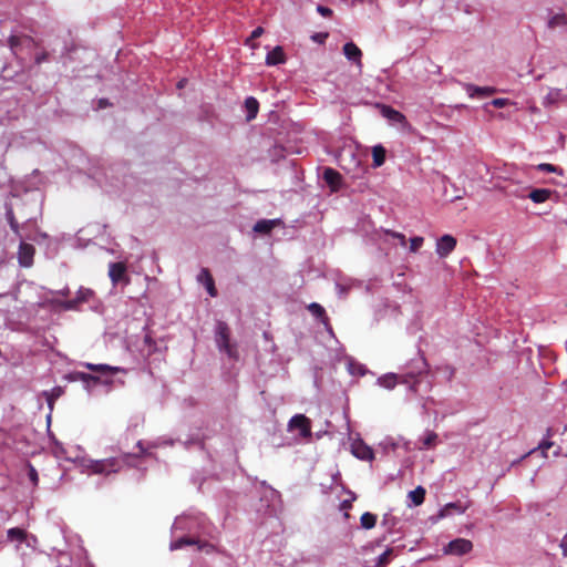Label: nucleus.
<instances>
[{
	"label": "nucleus",
	"mask_w": 567,
	"mask_h": 567,
	"mask_svg": "<svg viewBox=\"0 0 567 567\" xmlns=\"http://www.w3.org/2000/svg\"><path fill=\"white\" fill-rule=\"evenodd\" d=\"M437 434L435 432H427L424 439L422 440L421 449H430L436 444Z\"/></svg>",
	"instance_id": "nucleus-31"
},
{
	"label": "nucleus",
	"mask_w": 567,
	"mask_h": 567,
	"mask_svg": "<svg viewBox=\"0 0 567 567\" xmlns=\"http://www.w3.org/2000/svg\"><path fill=\"white\" fill-rule=\"evenodd\" d=\"M4 295H0V297H3Z\"/></svg>",
	"instance_id": "nucleus-51"
},
{
	"label": "nucleus",
	"mask_w": 567,
	"mask_h": 567,
	"mask_svg": "<svg viewBox=\"0 0 567 567\" xmlns=\"http://www.w3.org/2000/svg\"><path fill=\"white\" fill-rule=\"evenodd\" d=\"M360 523H361L362 528L371 529L377 524V515H374L370 512H365L361 515Z\"/></svg>",
	"instance_id": "nucleus-28"
},
{
	"label": "nucleus",
	"mask_w": 567,
	"mask_h": 567,
	"mask_svg": "<svg viewBox=\"0 0 567 567\" xmlns=\"http://www.w3.org/2000/svg\"><path fill=\"white\" fill-rule=\"evenodd\" d=\"M456 247V239L451 235H443L436 243V254L441 258L447 257Z\"/></svg>",
	"instance_id": "nucleus-9"
},
{
	"label": "nucleus",
	"mask_w": 567,
	"mask_h": 567,
	"mask_svg": "<svg viewBox=\"0 0 567 567\" xmlns=\"http://www.w3.org/2000/svg\"><path fill=\"white\" fill-rule=\"evenodd\" d=\"M317 12L320 13L324 18H329L332 16V10L328 7L319 4L317 7Z\"/></svg>",
	"instance_id": "nucleus-41"
},
{
	"label": "nucleus",
	"mask_w": 567,
	"mask_h": 567,
	"mask_svg": "<svg viewBox=\"0 0 567 567\" xmlns=\"http://www.w3.org/2000/svg\"><path fill=\"white\" fill-rule=\"evenodd\" d=\"M395 239L400 241L401 246L406 245V238L402 233H399V235H395Z\"/></svg>",
	"instance_id": "nucleus-46"
},
{
	"label": "nucleus",
	"mask_w": 567,
	"mask_h": 567,
	"mask_svg": "<svg viewBox=\"0 0 567 567\" xmlns=\"http://www.w3.org/2000/svg\"><path fill=\"white\" fill-rule=\"evenodd\" d=\"M308 310L311 312L312 316L318 318L324 326L329 323V318L326 313L324 308L321 305L312 302L308 306Z\"/></svg>",
	"instance_id": "nucleus-19"
},
{
	"label": "nucleus",
	"mask_w": 567,
	"mask_h": 567,
	"mask_svg": "<svg viewBox=\"0 0 567 567\" xmlns=\"http://www.w3.org/2000/svg\"><path fill=\"white\" fill-rule=\"evenodd\" d=\"M468 506L470 504L463 505L461 502L449 503L442 508L441 516L450 515L453 511L463 514Z\"/></svg>",
	"instance_id": "nucleus-21"
},
{
	"label": "nucleus",
	"mask_w": 567,
	"mask_h": 567,
	"mask_svg": "<svg viewBox=\"0 0 567 567\" xmlns=\"http://www.w3.org/2000/svg\"><path fill=\"white\" fill-rule=\"evenodd\" d=\"M553 194H554V192L550 189L536 188V189H533L528 194V198H530L536 204H540V203H545L546 200H548Z\"/></svg>",
	"instance_id": "nucleus-16"
},
{
	"label": "nucleus",
	"mask_w": 567,
	"mask_h": 567,
	"mask_svg": "<svg viewBox=\"0 0 567 567\" xmlns=\"http://www.w3.org/2000/svg\"><path fill=\"white\" fill-rule=\"evenodd\" d=\"M392 554V548H388L383 554H381L378 558L377 567H385L389 564Z\"/></svg>",
	"instance_id": "nucleus-33"
},
{
	"label": "nucleus",
	"mask_w": 567,
	"mask_h": 567,
	"mask_svg": "<svg viewBox=\"0 0 567 567\" xmlns=\"http://www.w3.org/2000/svg\"><path fill=\"white\" fill-rule=\"evenodd\" d=\"M49 59V53L47 51H41L40 53H38L35 56H34V62L35 64H41L45 61H48Z\"/></svg>",
	"instance_id": "nucleus-40"
},
{
	"label": "nucleus",
	"mask_w": 567,
	"mask_h": 567,
	"mask_svg": "<svg viewBox=\"0 0 567 567\" xmlns=\"http://www.w3.org/2000/svg\"><path fill=\"white\" fill-rule=\"evenodd\" d=\"M264 33V29L261 27L256 28L250 35V39H257Z\"/></svg>",
	"instance_id": "nucleus-43"
},
{
	"label": "nucleus",
	"mask_w": 567,
	"mask_h": 567,
	"mask_svg": "<svg viewBox=\"0 0 567 567\" xmlns=\"http://www.w3.org/2000/svg\"><path fill=\"white\" fill-rule=\"evenodd\" d=\"M132 454H124L122 457H110L105 460L93 461L90 465L94 474H105L118 472Z\"/></svg>",
	"instance_id": "nucleus-2"
},
{
	"label": "nucleus",
	"mask_w": 567,
	"mask_h": 567,
	"mask_svg": "<svg viewBox=\"0 0 567 567\" xmlns=\"http://www.w3.org/2000/svg\"><path fill=\"white\" fill-rule=\"evenodd\" d=\"M107 105H109L107 100H105V99H101V100L99 101V107H100V109L106 107Z\"/></svg>",
	"instance_id": "nucleus-47"
},
{
	"label": "nucleus",
	"mask_w": 567,
	"mask_h": 567,
	"mask_svg": "<svg viewBox=\"0 0 567 567\" xmlns=\"http://www.w3.org/2000/svg\"><path fill=\"white\" fill-rule=\"evenodd\" d=\"M429 372V364L424 357H420L419 359L412 360L409 364V370L406 373L400 374V382L403 384H409L411 391H417L419 377L422 374H426Z\"/></svg>",
	"instance_id": "nucleus-1"
},
{
	"label": "nucleus",
	"mask_w": 567,
	"mask_h": 567,
	"mask_svg": "<svg viewBox=\"0 0 567 567\" xmlns=\"http://www.w3.org/2000/svg\"><path fill=\"white\" fill-rule=\"evenodd\" d=\"M424 243V238L421 236H416L410 239V251L416 252L422 247Z\"/></svg>",
	"instance_id": "nucleus-35"
},
{
	"label": "nucleus",
	"mask_w": 567,
	"mask_h": 567,
	"mask_svg": "<svg viewBox=\"0 0 567 567\" xmlns=\"http://www.w3.org/2000/svg\"><path fill=\"white\" fill-rule=\"evenodd\" d=\"M62 394H63V389L61 386H55L51 391L43 392V395L47 399L50 410H53L55 400L59 399Z\"/></svg>",
	"instance_id": "nucleus-24"
},
{
	"label": "nucleus",
	"mask_w": 567,
	"mask_h": 567,
	"mask_svg": "<svg viewBox=\"0 0 567 567\" xmlns=\"http://www.w3.org/2000/svg\"><path fill=\"white\" fill-rule=\"evenodd\" d=\"M351 452L357 458L362 461H371L374 457L373 450L362 440H355L351 444Z\"/></svg>",
	"instance_id": "nucleus-8"
},
{
	"label": "nucleus",
	"mask_w": 567,
	"mask_h": 567,
	"mask_svg": "<svg viewBox=\"0 0 567 567\" xmlns=\"http://www.w3.org/2000/svg\"><path fill=\"white\" fill-rule=\"evenodd\" d=\"M28 466H29L28 476H29L30 481L32 482V484L35 486V485H38V482H39L38 472L31 464H29Z\"/></svg>",
	"instance_id": "nucleus-38"
},
{
	"label": "nucleus",
	"mask_w": 567,
	"mask_h": 567,
	"mask_svg": "<svg viewBox=\"0 0 567 567\" xmlns=\"http://www.w3.org/2000/svg\"><path fill=\"white\" fill-rule=\"evenodd\" d=\"M27 537V534L23 529L21 528H10L8 530V538L11 539V540H18V542H23Z\"/></svg>",
	"instance_id": "nucleus-30"
},
{
	"label": "nucleus",
	"mask_w": 567,
	"mask_h": 567,
	"mask_svg": "<svg viewBox=\"0 0 567 567\" xmlns=\"http://www.w3.org/2000/svg\"><path fill=\"white\" fill-rule=\"evenodd\" d=\"M136 446L138 447L140 452L137 454H135L134 456H142V455H146L147 454L146 450L143 446L142 441H138Z\"/></svg>",
	"instance_id": "nucleus-44"
},
{
	"label": "nucleus",
	"mask_w": 567,
	"mask_h": 567,
	"mask_svg": "<svg viewBox=\"0 0 567 567\" xmlns=\"http://www.w3.org/2000/svg\"><path fill=\"white\" fill-rule=\"evenodd\" d=\"M109 276L113 285L123 280L125 284H128V278L126 277V265L124 262L118 261L110 264Z\"/></svg>",
	"instance_id": "nucleus-10"
},
{
	"label": "nucleus",
	"mask_w": 567,
	"mask_h": 567,
	"mask_svg": "<svg viewBox=\"0 0 567 567\" xmlns=\"http://www.w3.org/2000/svg\"><path fill=\"white\" fill-rule=\"evenodd\" d=\"M198 280L203 285H205L208 293L212 297H216L217 296V290L215 288V282H214L213 276H212V274L209 272V270L207 268H203L202 269V271L198 275Z\"/></svg>",
	"instance_id": "nucleus-13"
},
{
	"label": "nucleus",
	"mask_w": 567,
	"mask_h": 567,
	"mask_svg": "<svg viewBox=\"0 0 567 567\" xmlns=\"http://www.w3.org/2000/svg\"><path fill=\"white\" fill-rule=\"evenodd\" d=\"M278 224L277 219H261L255 224L254 230L259 234H269Z\"/></svg>",
	"instance_id": "nucleus-17"
},
{
	"label": "nucleus",
	"mask_w": 567,
	"mask_h": 567,
	"mask_svg": "<svg viewBox=\"0 0 567 567\" xmlns=\"http://www.w3.org/2000/svg\"><path fill=\"white\" fill-rule=\"evenodd\" d=\"M286 61V55L281 47H276L268 52L266 56L267 65H277Z\"/></svg>",
	"instance_id": "nucleus-14"
},
{
	"label": "nucleus",
	"mask_w": 567,
	"mask_h": 567,
	"mask_svg": "<svg viewBox=\"0 0 567 567\" xmlns=\"http://www.w3.org/2000/svg\"><path fill=\"white\" fill-rule=\"evenodd\" d=\"M378 383L388 390H392L398 383H401L400 374L389 373L382 375L378 379Z\"/></svg>",
	"instance_id": "nucleus-18"
},
{
	"label": "nucleus",
	"mask_w": 567,
	"mask_h": 567,
	"mask_svg": "<svg viewBox=\"0 0 567 567\" xmlns=\"http://www.w3.org/2000/svg\"><path fill=\"white\" fill-rule=\"evenodd\" d=\"M467 92H468L470 96H472V97H474V96H489V95H492L495 92V90L493 87H488V86H484V87H481V86H468Z\"/></svg>",
	"instance_id": "nucleus-26"
},
{
	"label": "nucleus",
	"mask_w": 567,
	"mask_h": 567,
	"mask_svg": "<svg viewBox=\"0 0 567 567\" xmlns=\"http://www.w3.org/2000/svg\"><path fill=\"white\" fill-rule=\"evenodd\" d=\"M385 154H386V151H385V148L382 145H375L372 148V158H373V166L374 167H380V166H382L384 164V162H385Z\"/></svg>",
	"instance_id": "nucleus-22"
},
{
	"label": "nucleus",
	"mask_w": 567,
	"mask_h": 567,
	"mask_svg": "<svg viewBox=\"0 0 567 567\" xmlns=\"http://www.w3.org/2000/svg\"><path fill=\"white\" fill-rule=\"evenodd\" d=\"M194 544V540L193 539H189V538H181L178 540H176L175 543H173L171 545V548L172 549H178V548H182L184 545H192Z\"/></svg>",
	"instance_id": "nucleus-37"
},
{
	"label": "nucleus",
	"mask_w": 567,
	"mask_h": 567,
	"mask_svg": "<svg viewBox=\"0 0 567 567\" xmlns=\"http://www.w3.org/2000/svg\"><path fill=\"white\" fill-rule=\"evenodd\" d=\"M245 107L247 111V121H251L257 116L258 110H259V103L258 101L249 96L245 100Z\"/></svg>",
	"instance_id": "nucleus-20"
},
{
	"label": "nucleus",
	"mask_w": 567,
	"mask_h": 567,
	"mask_svg": "<svg viewBox=\"0 0 567 567\" xmlns=\"http://www.w3.org/2000/svg\"><path fill=\"white\" fill-rule=\"evenodd\" d=\"M384 233L388 235V236H391L393 238H395V235H399L398 231H394V230H390V229H385Z\"/></svg>",
	"instance_id": "nucleus-48"
},
{
	"label": "nucleus",
	"mask_w": 567,
	"mask_h": 567,
	"mask_svg": "<svg viewBox=\"0 0 567 567\" xmlns=\"http://www.w3.org/2000/svg\"><path fill=\"white\" fill-rule=\"evenodd\" d=\"M536 168L540 172H547V173H559L561 174V168H559L558 166H555L553 164H549V163H542V164H538L536 166Z\"/></svg>",
	"instance_id": "nucleus-34"
},
{
	"label": "nucleus",
	"mask_w": 567,
	"mask_h": 567,
	"mask_svg": "<svg viewBox=\"0 0 567 567\" xmlns=\"http://www.w3.org/2000/svg\"><path fill=\"white\" fill-rule=\"evenodd\" d=\"M567 24V16L564 13H557L553 16L548 21V27L555 29Z\"/></svg>",
	"instance_id": "nucleus-29"
},
{
	"label": "nucleus",
	"mask_w": 567,
	"mask_h": 567,
	"mask_svg": "<svg viewBox=\"0 0 567 567\" xmlns=\"http://www.w3.org/2000/svg\"><path fill=\"white\" fill-rule=\"evenodd\" d=\"M563 96V93H561V90L559 89H551L547 95L545 96V101L548 103V104H553V103H556L558 102Z\"/></svg>",
	"instance_id": "nucleus-32"
},
{
	"label": "nucleus",
	"mask_w": 567,
	"mask_h": 567,
	"mask_svg": "<svg viewBox=\"0 0 567 567\" xmlns=\"http://www.w3.org/2000/svg\"><path fill=\"white\" fill-rule=\"evenodd\" d=\"M86 368L94 372H101V373H109V374H115L121 371L120 368L111 367L107 364H92L86 363Z\"/></svg>",
	"instance_id": "nucleus-23"
},
{
	"label": "nucleus",
	"mask_w": 567,
	"mask_h": 567,
	"mask_svg": "<svg viewBox=\"0 0 567 567\" xmlns=\"http://www.w3.org/2000/svg\"><path fill=\"white\" fill-rule=\"evenodd\" d=\"M381 114L385 118L393 121V122H398V123H404L406 120L405 116L401 112L394 110L393 107H391L389 105H381Z\"/></svg>",
	"instance_id": "nucleus-15"
},
{
	"label": "nucleus",
	"mask_w": 567,
	"mask_h": 567,
	"mask_svg": "<svg viewBox=\"0 0 567 567\" xmlns=\"http://www.w3.org/2000/svg\"><path fill=\"white\" fill-rule=\"evenodd\" d=\"M343 54L346 58L354 62L359 68L362 66L361 56L362 52L357 44L348 42L343 45Z\"/></svg>",
	"instance_id": "nucleus-12"
},
{
	"label": "nucleus",
	"mask_w": 567,
	"mask_h": 567,
	"mask_svg": "<svg viewBox=\"0 0 567 567\" xmlns=\"http://www.w3.org/2000/svg\"><path fill=\"white\" fill-rule=\"evenodd\" d=\"M409 497L415 506H419L424 502L425 489L422 486H417L409 493Z\"/></svg>",
	"instance_id": "nucleus-27"
},
{
	"label": "nucleus",
	"mask_w": 567,
	"mask_h": 567,
	"mask_svg": "<svg viewBox=\"0 0 567 567\" xmlns=\"http://www.w3.org/2000/svg\"><path fill=\"white\" fill-rule=\"evenodd\" d=\"M184 83H185V80L179 81L178 87H183Z\"/></svg>",
	"instance_id": "nucleus-50"
},
{
	"label": "nucleus",
	"mask_w": 567,
	"mask_h": 567,
	"mask_svg": "<svg viewBox=\"0 0 567 567\" xmlns=\"http://www.w3.org/2000/svg\"><path fill=\"white\" fill-rule=\"evenodd\" d=\"M8 45L13 52V54L18 55L24 50L31 51L35 48L40 47V42L34 40L32 37L27 34H12L8 39Z\"/></svg>",
	"instance_id": "nucleus-4"
},
{
	"label": "nucleus",
	"mask_w": 567,
	"mask_h": 567,
	"mask_svg": "<svg viewBox=\"0 0 567 567\" xmlns=\"http://www.w3.org/2000/svg\"><path fill=\"white\" fill-rule=\"evenodd\" d=\"M323 179L329 185L332 192H337L341 186L342 176L336 169L327 167L323 171Z\"/></svg>",
	"instance_id": "nucleus-11"
},
{
	"label": "nucleus",
	"mask_w": 567,
	"mask_h": 567,
	"mask_svg": "<svg viewBox=\"0 0 567 567\" xmlns=\"http://www.w3.org/2000/svg\"><path fill=\"white\" fill-rule=\"evenodd\" d=\"M35 249L33 245L28 243H21L18 250V261L22 267H31L33 265V257Z\"/></svg>",
	"instance_id": "nucleus-7"
},
{
	"label": "nucleus",
	"mask_w": 567,
	"mask_h": 567,
	"mask_svg": "<svg viewBox=\"0 0 567 567\" xmlns=\"http://www.w3.org/2000/svg\"><path fill=\"white\" fill-rule=\"evenodd\" d=\"M79 377H80V379H81V380H83V381H85V380H87V379H93V377H92V375H90V374H85V373H79Z\"/></svg>",
	"instance_id": "nucleus-49"
},
{
	"label": "nucleus",
	"mask_w": 567,
	"mask_h": 567,
	"mask_svg": "<svg viewBox=\"0 0 567 567\" xmlns=\"http://www.w3.org/2000/svg\"><path fill=\"white\" fill-rule=\"evenodd\" d=\"M472 548H473V544L471 540L465 539V538H456V539L450 542L444 547V553L447 555L461 556V555L470 553L472 550Z\"/></svg>",
	"instance_id": "nucleus-6"
},
{
	"label": "nucleus",
	"mask_w": 567,
	"mask_h": 567,
	"mask_svg": "<svg viewBox=\"0 0 567 567\" xmlns=\"http://www.w3.org/2000/svg\"><path fill=\"white\" fill-rule=\"evenodd\" d=\"M144 343L148 347V353L151 354L153 351L156 350V342L152 338L151 333H146L144 336Z\"/></svg>",
	"instance_id": "nucleus-36"
},
{
	"label": "nucleus",
	"mask_w": 567,
	"mask_h": 567,
	"mask_svg": "<svg viewBox=\"0 0 567 567\" xmlns=\"http://www.w3.org/2000/svg\"><path fill=\"white\" fill-rule=\"evenodd\" d=\"M353 499H354V497H352V499H346V501H343V502L341 503V509L347 511V509L351 508V506H352V504H351V503H352V501H353Z\"/></svg>",
	"instance_id": "nucleus-45"
},
{
	"label": "nucleus",
	"mask_w": 567,
	"mask_h": 567,
	"mask_svg": "<svg viewBox=\"0 0 567 567\" xmlns=\"http://www.w3.org/2000/svg\"><path fill=\"white\" fill-rule=\"evenodd\" d=\"M6 217H7V220L10 225V228L11 230L19 237L21 238V234H20V226L17 221V218L14 216V213H13V209L12 207H7V212H6Z\"/></svg>",
	"instance_id": "nucleus-25"
},
{
	"label": "nucleus",
	"mask_w": 567,
	"mask_h": 567,
	"mask_svg": "<svg viewBox=\"0 0 567 567\" xmlns=\"http://www.w3.org/2000/svg\"><path fill=\"white\" fill-rule=\"evenodd\" d=\"M508 101L506 99H495L492 101V104L495 106V107H504L505 105H507Z\"/></svg>",
	"instance_id": "nucleus-42"
},
{
	"label": "nucleus",
	"mask_w": 567,
	"mask_h": 567,
	"mask_svg": "<svg viewBox=\"0 0 567 567\" xmlns=\"http://www.w3.org/2000/svg\"><path fill=\"white\" fill-rule=\"evenodd\" d=\"M288 427L290 431L299 430L301 437L311 436V422L303 414L293 415L288 423Z\"/></svg>",
	"instance_id": "nucleus-5"
},
{
	"label": "nucleus",
	"mask_w": 567,
	"mask_h": 567,
	"mask_svg": "<svg viewBox=\"0 0 567 567\" xmlns=\"http://www.w3.org/2000/svg\"><path fill=\"white\" fill-rule=\"evenodd\" d=\"M216 342L220 351H224L230 359H238L237 347L230 342V331L226 322L218 321L216 328Z\"/></svg>",
	"instance_id": "nucleus-3"
},
{
	"label": "nucleus",
	"mask_w": 567,
	"mask_h": 567,
	"mask_svg": "<svg viewBox=\"0 0 567 567\" xmlns=\"http://www.w3.org/2000/svg\"><path fill=\"white\" fill-rule=\"evenodd\" d=\"M553 444L554 443L550 441H545L538 445L537 450H540L543 456L547 457V451L553 446Z\"/></svg>",
	"instance_id": "nucleus-39"
}]
</instances>
